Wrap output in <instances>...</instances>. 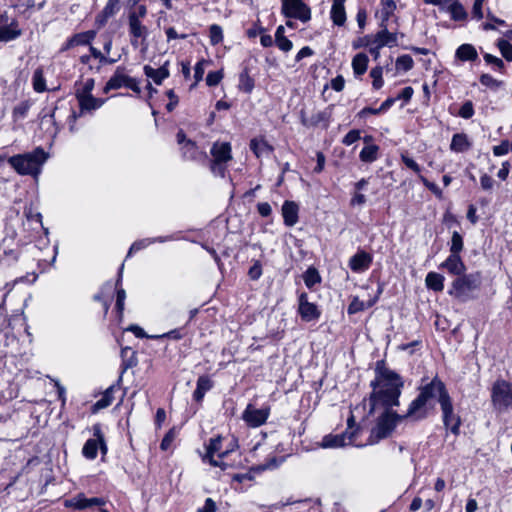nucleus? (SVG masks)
<instances>
[{"label":"nucleus","mask_w":512,"mask_h":512,"mask_svg":"<svg viewBox=\"0 0 512 512\" xmlns=\"http://www.w3.org/2000/svg\"><path fill=\"white\" fill-rule=\"evenodd\" d=\"M374 373L375 377L369 384L372 391L367 398L368 415H373L380 408H387L396 427L405 420L420 422L427 419L426 404L430 396L424 391V382L428 377L421 379L420 385L416 388L418 392L416 397L409 403L406 412L399 414L393 408L400 406V397L405 384L403 377L390 369L385 359L376 361Z\"/></svg>","instance_id":"obj_1"},{"label":"nucleus","mask_w":512,"mask_h":512,"mask_svg":"<svg viewBox=\"0 0 512 512\" xmlns=\"http://www.w3.org/2000/svg\"><path fill=\"white\" fill-rule=\"evenodd\" d=\"M424 391L430 396L427 398L426 411L427 418L435 409L436 403L441 410V420L446 432L458 437L461 433L462 418L455 411L453 399L445 382L435 375L433 378L424 382Z\"/></svg>","instance_id":"obj_2"},{"label":"nucleus","mask_w":512,"mask_h":512,"mask_svg":"<svg viewBox=\"0 0 512 512\" xmlns=\"http://www.w3.org/2000/svg\"><path fill=\"white\" fill-rule=\"evenodd\" d=\"M9 292L2 297V313L5 312L6 319L2 323V333L4 335V347L2 358L8 356L16 357L21 354L19 337L27 332L26 319L23 313V305L7 314V300Z\"/></svg>","instance_id":"obj_3"},{"label":"nucleus","mask_w":512,"mask_h":512,"mask_svg":"<svg viewBox=\"0 0 512 512\" xmlns=\"http://www.w3.org/2000/svg\"><path fill=\"white\" fill-rule=\"evenodd\" d=\"M28 251L25 249V245L16 243L13 248L9 245L2 244V270L6 273L15 275L14 282H34L36 275L33 273L32 280H30L29 272L27 271V262L29 261Z\"/></svg>","instance_id":"obj_4"},{"label":"nucleus","mask_w":512,"mask_h":512,"mask_svg":"<svg viewBox=\"0 0 512 512\" xmlns=\"http://www.w3.org/2000/svg\"><path fill=\"white\" fill-rule=\"evenodd\" d=\"M481 286L482 275L480 271L465 273L454 278L447 293L454 300L467 303L478 298Z\"/></svg>","instance_id":"obj_5"},{"label":"nucleus","mask_w":512,"mask_h":512,"mask_svg":"<svg viewBox=\"0 0 512 512\" xmlns=\"http://www.w3.org/2000/svg\"><path fill=\"white\" fill-rule=\"evenodd\" d=\"M4 409L7 417L2 414V433H5L2 440L18 441L25 438L29 432L28 415L18 410L11 411V405L7 403L4 404Z\"/></svg>","instance_id":"obj_6"},{"label":"nucleus","mask_w":512,"mask_h":512,"mask_svg":"<svg viewBox=\"0 0 512 512\" xmlns=\"http://www.w3.org/2000/svg\"><path fill=\"white\" fill-rule=\"evenodd\" d=\"M47 159V154L43 148L38 147L31 153L18 154L8 158V163L20 175H37L43 163Z\"/></svg>","instance_id":"obj_7"},{"label":"nucleus","mask_w":512,"mask_h":512,"mask_svg":"<svg viewBox=\"0 0 512 512\" xmlns=\"http://www.w3.org/2000/svg\"><path fill=\"white\" fill-rule=\"evenodd\" d=\"M212 158L208 157L207 166L215 176L225 178L228 172V163L233 159L230 142L216 141L210 149Z\"/></svg>","instance_id":"obj_8"},{"label":"nucleus","mask_w":512,"mask_h":512,"mask_svg":"<svg viewBox=\"0 0 512 512\" xmlns=\"http://www.w3.org/2000/svg\"><path fill=\"white\" fill-rule=\"evenodd\" d=\"M176 142L180 146V154L184 161H191L202 166L207 165V152L200 148L196 141L188 138L183 129L177 131Z\"/></svg>","instance_id":"obj_9"},{"label":"nucleus","mask_w":512,"mask_h":512,"mask_svg":"<svg viewBox=\"0 0 512 512\" xmlns=\"http://www.w3.org/2000/svg\"><path fill=\"white\" fill-rule=\"evenodd\" d=\"M76 99L79 105V112H76L72 107L65 108L69 112L66 122L71 133H76L78 131L76 122L79 117L86 112H92L99 109L106 102V99L94 97L92 94L77 95Z\"/></svg>","instance_id":"obj_10"},{"label":"nucleus","mask_w":512,"mask_h":512,"mask_svg":"<svg viewBox=\"0 0 512 512\" xmlns=\"http://www.w3.org/2000/svg\"><path fill=\"white\" fill-rule=\"evenodd\" d=\"M121 88L130 89L132 92L140 97L141 88L140 80L132 77L127 73V68L123 65L117 66L112 76L106 82L103 87L104 93H109L112 90H118Z\"/></svg>","instance_id":"obj_11"},{"label":"nucleus","mask_w":512,"mask_h":512,"mask_svg":"<svg viewBox=\"0 0 512 512\" xmlns=\"http://www.w3.org/2000/svg\"><path fill=\"white\" fill-rule=\"evenodd\" d=\"M223 440L224 438L221 435L210 438L209 443L206 445V454L203 460H207L211 466L218 467L224 471L232 466L226 461V458L233 452V448L222 450Z\"/></svg>","instance_id":"obj_12"},{"label":"nucleus","mask_w":512,"mask_h":512,"mask_svg":"<svg viewBox=\"0 0 512 512\" xmlns=\"http://www.w3.org/2000/svg\"><path fill=\"white\" fill-rule=\"evenodd\" d=\"M382 409L383 411L376 418L375 425L370 430V434L367 439L368 445H375L380 441L391 437L397 428L390 417L389 410H387V408Z\"/></svg>","instance_id":"obj_13"},{"label":"nucleus","mask_w":512,"mask_h":512,"mask_svg":"<svg viewBox=\"0 0 512 512\" xmlns=\"http://www.w3.org/2000/svg\"><path fill=\"white\" fill-rule=\"evenodd\" d=\"M491 402L494 409L501 413L512 407V383L504 379L494 382L491 389Z\"/></svg>","instance_id":"obj_14"},{"label":"nucleus","mask_w":512,"mask_h":512,"mask_svg":"<svg viewBox=\"0 0 512 512\" xmlns=\"http://www.w3.org/2000/svg\"><path fill=\"white\" fill-rule=\"evenodd\" d=\"M281 14L287 19H296L303 23L311 20L310 6L304 0H281Z\"/></svg>","instance_id":"obj_15"},{"label":"nucleus","mask_w":512,"mask_h":512,"mask_svg":"<svg viewBox=\"0 0 512 512\" xmlns=\"http://www.w3.org/2000/svg\"><path fill=\"white\" fill-rule=\"evenodd\" d=\"M297 315L302 322H317L321 318L322 310L320 307L309 301L308 294L305 291L297 292Z\"/></svg>","instance_id":"obj_16"},{"label":"nucleus","mask_w":512,"mask_h":512,"mask_svg":"<svg viewBox=\"0 0 512 512\" xmlns=\"http://www.w3.org/2000/svg\"><path fill=\"white\" fill-rule=\"evenodd\" d=\"M334 107V104H330L324 110L313 114L310 118L307 117L305 110L302 109L299 113L301 125L306 128L321 126L322 129L327 130L332 122Z\"/></svg>","instance_id":"obj_17"},{"label":"nucleus","mask_w":512,"mask_h":512,"mask_svg":"<svg viewBox=\"0 0 512 512\" xmlns=\"http://www.w3.org/2000/svg\"><path fill=\"white\" fill-rule=\"evenodd\" d=\"M271 413L269 405L256 408L254 405L249 403L242 413V419L246 425L250 428H258L264 425Z\"/></svg>","instance_id":"obj_18"},{"label":"nucleus","mask_w":512,"mask_h":512,"mask_svg":"<svg viewBox=\"0 0 512 512\" xmlns=\"http://www.w3.org/2000/svg\"><path fill=\"white\" fill-rule=\"evenodd\" d=\"M123 270H124V262L120 265L117 277L114 283L115 289V305L113 309V313L115 316V321L117 324H121L124 320V309H125V300H126V291L122 286L123 282Z\"/></svg>","instance_id":"obj_19"},{"label":"nucleus","mask_w":512,"mask_h":512,"mask_svg":"<svg viewBox=\"0 0 512 512\" xmlns=\"http://www.w3.org/2000/svg\"><path fill=\"white\" fill-rule=\"evenodd\" d=\"M425 4L439 6L440 9L449 12L453 21H465L468 18V13L459 0H423Z\"/></svg>","instance_id":"obj_20"},{"label":"nucleus","mask_w":512,"mask_h":512,"mask_svg":"<svg viewBox=\"0 0 512 512\" xmlns=\"http://www.w3.org/2000/svg\"><path fill=\"white\" fill-rule=\"evenodd\" d=\"M107 500L103 497H92L87 498L86 495L81 492L70 499L64 500V507L71 508L74 510H85L93 507H104Z\"/></svg>","instance_id":"obj_21"},{"label":"nucleus","mask_w":512,"mask_h":512,"mask_svg":"<svg viewBox=\"0 0 512 512\" xmlns=\"http://www.w3.org/2000/svg\"><path fill=\"white\" fill-rule=\"evenodd\" d=\"M385 288V282L378 280L377 282V290L373 296H370L369 299L364 302L359 299L358 296H353L348 307L347 313L348 315H354L359 312L364 311L365 309L373 307L380 299Z\"/></svg>","instance_id":"obj_22"},{"label":"nucleus","mask_w":512,"mask_h":512,"mask_svg":"<svg viewBox=\"0 0 512 512\" xmlns=\"http://www.w3.org/2000/svg\"><path fill=\"white\" fill-rule=\"evenodd\" d=\"M23 225L24 220L20 212L14 208H10L5 216L4 230L6 236L2 239V244H5L8 239L14 240L17 236V230Z\"/></svg>","instance_id":"obj_23"},{"label":"nucleus","mask_w":512,"mask_h":512,"mask_svg":"<svg viewBox=\"0 0 512 512\" xmlns=\"http://www.w3.org/2000/svg\"><path fill=\"white\" fill-rule=\"evenodd\" d=\"M253 67L250 61H243L241 63V70L238 75L237 89L239 92L251 94L255 88V74L252 73Z\"/></svg>","instance_id":"obj_24"},{"label":"nucleus","mask_w":512,"mask_h":512,"mask_svg":"<svg viewBox=\"0 0 512 512\" xmlns=\"http://www.w3.org/2000/svg\"><path fill=\"white\" fill-rule=\"evenodd\" d=\"M128 31L130 36V43L133 47H138L139 44H144L149 35V30L146 25L136 18L128 19Z\"/></svg>","instance_id":"obj_25"},{"label":"nucleus","mask_w":512,"mask_h":512,"mask_svg":"<svg viewBox=\"0 0 512 512\" xmlns=\"http://www.w3.org/2000/svg\"><path fill=\"white\" fill-rule=\"evenodd\" d=\"M97 32L95 30H87L84 32L75 33L68 37L61 45L60 52H66L78 46H87L95 39Z\"/></svg>","instance_id":"obj_26"},{"label":"nucleus","mask_w":512,"mask_h":512,"mask_svg":"<svg viewBox=\"0 0 512 512\" xmlns=\"http://www.w3.org/2000/svg\"><path fill=\"white\" fill-rule=\"evenodd\" d=\"M372 263L373 254L359 248L357 252L350 257L348 266L354 273H363L371 267Z\"/></svg>","instance_id":"obj_27"},{"label":"nucleus","mask_w":512,"mask_h":512,"mask_svg":"<svg viewBox=\"0 0 512 512\" xmlns=\"http://www.w3.org/2000/svg\"><path fill=\"white\" fill-rule=\"evenodd\" d=\"M358 436V428L353 431H344L341 434H329L324 436L322 446L325 448H336L342 447L346 444V440L349 444H354Z\"/></svg>","instance_id":"obj_28"},{"label":"nucleus","mask_w":512,"mask_h":512,"mask_svg":"<svg viewBox=\"0 0 512 512\" xmlns=\"http://www.w3.org/2000/svg\"><path fill=\"white\" fill-rule=\"evenodd\" d=\"M439 269L446 270L449 275L458 277L466 273L467 267L461 255L450 253L439 265Z\"/></svg>","instance_id":"obj_29"},{"label":"nucleus","mask_w":512,"mask_h":512,"mask_svg":"<svg viewBox=\"0 0 512 512\" xmlns=\"http://www.w3.org/2000/svg\"><path fill=\"white\" fill-rule=\"evenodd\" d=\"M122 381V377L119 376L116 383L109 386L103 393L99 400H97L92 406H91V412L97 413L102 409H105L112 405L114 399H115V392H117L120 389V383Z\"/></svg>","instance_id":"obj_30"},{"label":"nucleus","mask_w":512,"mask_h":512,"mask_svg":"<svg viewBox=\"0 0 512 512\" xmlns=\"http://www.w3.org/2000/svg\"><path fill=\"white\" fill-rule=\"evenodd\" d=\"M299 205L295 201L285 200L282 204L283 223L287 227H293L299 221Z\"/></svg>","instance_id":"obj_31"},{"label":"nucleus","mask_w":512,"mask_h":512,"mask_svg":"<svg viewBox=\"0 0 512 512\" xmlns=\"http://www.w3.org/2000/svg\"><path fill=\"white\" fill-rule=\"evenodd\" d=\"M214 386V382L209 375H200L196 381V388L193 391L192 399L198 404H202L205 394Z\"/></svg>","instance_id":"obj_32"},{"label":"nucleus","mask_w":512,"mask_h":512,"mask_svg":"<svg viewBox=\"0 0 512 512\" xmlns=\"http://www.w3.org/2000/svg\"><path fill=\"white\" fill-rule=\"evenodd\" d=\"M145 76L151 79L156 85H161L165 79L170 76L169 61H166L159 68H153L150 65L143 67Z\"/></svg>","instance_id":"obj_33"},{"label":"nucleus","mask_w":512,"mask_h":512,"mask_svg":"<svg viewBox=\"0 0 512 512\" xmlns=\"http://www.w3.org/2000/svg\"><path fill=\"white\" fill-rule=\"evenodd\" d=\"M45 233V237H39V239L36 241V244L34 245V248H37L38 250H43V249H48L50 251V255L49 257L47 258H44V257H37V258H33L34 260H37L38 262H45L49 265H51L55 259H56V255H57V246L54 245V246H50V242H49V239L47 237L48 235V229H42Z\"/></svg>","instance_id":"obj_34"},{"label":"nucleus","mask_w":512,"mask_h":512,"mask_svg":"<svg viewBox=\"0 0 512 512\" xmlns=\"http://www.w3.org/2000/svg\"><path fill=\"white\" fill-rule=\"evenodd\" d=\"M345 2L346 0H333L332 2L330 18L335 26L342 27L346 23Z\"/></svg>","instance_id":"obj_35"},{"label":"nucleus","mask_w":512,"mask_h":512,"mask_svg":"<svg viewBox=\"0 0 512 512\" xmlns=\"http://www.w3.org/2000/svg\"><path fill=\"white\" fill-rule=\"evenodd\" d=\"M472 145V141L466 133H455L451 139L450 150L455 153H465L472 148Z\"/></svg>","instance_id":"obj_36"},{"label":"nucleus","mask_w":512,"mask_h":512,"mask_svg":"<svg viewBox=\"0 0 512 512\" xmlns=\"http://www.w3.org/2000/svg\"><path fill=\"white\" fill-rule=\"evenodd\" d=\"M249 148L258 159L264 154H270L274 151V147L264 136L252 138L249 143Z\"/></svg>","instance_id":"obj_37"},{"label":"nucleus","mask_w":512,"mask_h":512,"mask_svg":"<svg viewBox=\"0 0 512 512\" xmlns=\"http://www.w3.org/2000/svg\"><path fill=\"white\" fill-rule=\"evenodd\" d=\"M33 104L34 100L31 98L22 100L16 104L12 109L13 123L20 124L24 119H26Z\"/></svg>","instance_id":"obj_38"},{"label":"nucleus","mask_w":512,"mask_h":512,"mask_svg":"<svg viewBox=\"0 0 512 512\" xmlns=\"http://www.w3.org/2000/svg\"><path fill=\"white\" fill-rule=\"evenodd\" d=\"M60 109L61 108L58 107L57 105H55L52 108L44 107L41 110V112L39 113V118L41 119L42 122L47 121V120L49 122H51V124L54 127V134L59 133L64 127V124L61 121H58L57 116H56L57 111Z\"/></svg>","instance_id":"obj_39"},{"label":"nucleus","mask_w":512,"mask_h":512,"mask_svg":"<svg viewBox=\"0 0 512 512\" xmlns=\"http://www.w3.org/2000/svg\"><path fill=\"white\" fill-rule=\"evenodd\" d=\"M6 15L2 14V42H9L11 40L16 39L22 33L21 29L18 27V22L13 20L11 23L7 24Z\"/></svg>","instance_id":"obj_40"},{"label":"nucleus","mask_w":512,"mask_h":512,"mask_svg":"<svg viewBox=\"0 0 512 512\" xmlns=\"http://www.w3.org/2000/svg\"><path fill=\"white\" fill-rule=\"evenodd\" d=\"M369 57L366 53L360 52L352 58L351 66L356 78L364 75L368 69Z\"/></svg>","instance_id":"obj_41"},{"label":"nucleus","mask_w":512,"mask_h":512,"mask_svg":"<svg viewBox=\"0 0 512 512\" xmlns=\"http://www.w3.org/2000/svg\"><path fill=\"white\" fill-rule=\"evenodd\" d=\"M398 33L390 32L388 29L379 30L374 35L373 43H378L382 47H393L397 45Z\"/></svg>","instance_id":"obj_42"},{"label":"nucleus","mask_w":512,"mask_h":512,"mask_svg":"<svg viewBox=\"0 0 512 512\" xmlns=\"http://www.w3.org/2000/svg\"><path fill=\"white\" fill-rule=\"evenodd\" d=\"M455 57L462 62H474L478 59V53L472 44L465 43L456 49Z\"/></svg>","instance_id":"obj_43"},{"label":"nucleus","mask_w":512,"mask_h":512,"mask_svg":"<svg viewBox=\"0 0 512 512\" xmlns=\"http://www.w3.org/2000/svg\"><path fill=\"white\" fill-rule=\"evenodd\" d=\"M121 374L122 377L123 373H125L129 368H133L138 364V360L136 357V352L132 351L130 347H122L121 349Z\"/></svg>","instance_id":"obj_44"},{"label":"nucleus","mask_w":512,"mask_h":512,"mask_svg":"<svg viewBox=\"0 0 512 512\" xmlns=\"http://www.w3.org/2000/svg\"><path fill=\"white\" fill-rule=\"evenodd\" d=\"M444 281L445 277L442 274L431 271L426 275L425 285L427 289L438 293L444 290Z\"/></svg>","instance_id":"obj_45"},{"label":"nucleus","mask_w":512,"mask_h":512,"mask_svg":"<svg viewBox=\"0 0 512 512\" xmlns=\"http://www.w3.org/2000/svg\"><path fill=\"white\" fill-rule=\"evenodd\" d=\"M380 156V147L377 144L365 145L359 153V159L363 163H373Z\"/></svg>","instance_id":"obj_46"},{"label":"nucleus","mask_w":512,"mask_h":512,"mask_svg":"<svg viewBox=\"0 0 512 512\" xmlns=\"http://www.w3.org/2000/svg\"><path fill=\"white\" fill-rule=\"evenodd\" d=\"M285 460V457L272 456L265 460L264 463L254 465L251 467V471L256 474H260L266 470H272L278 468Z\"/></svg>","instance_id":"obj_47"},{"label":"nucleus","mask_w":512,"mask_h":512,"mask_svg":"<svg viewBox=\"0 0 512 512\" xmlns=\"http://www.w3.org/2000/svg\"><path fill=\"white\" fill-rule=\"evenodd\" d=\"M98 444L99 438L93 436V438L87 439L82 448L83 457L88 460L96 459L98 456Z\"/></svg>","instance_id":"obj_48"},{"label":"nucleus","mask_w":512,"mask_h":512,"mask_svg":"<svg viewBox=\"0 0 512 512\" xmlns=\"http://www.w3.org/2000/svg\"><path fill=\"white\" fill-rule=\"evenodd\" d=\"M303 280H304L305 286L308 289H312L316 284L321 283L322 278L319 274V271L315 267L310 266L303 273Z\"/></svg>","instance_id":"obj_49"},{"label":"nucleus","mask_w":512,"mask_h":512,"mask_svg":"<svg viewBox=\"0 0 512 512\" xmlns=\"http://www.w3.org/2000/svg\"><path fill=\"white\" fill-rule=\"evenodd\" d=\"M32 86L35 92L43 93L47 90L46 79L42 67L35 69L32 76Z\"/></svg>","instance_id":"obj_50"},{"label":"nucleus","mask_w":512,"mask_h":512,"mask_svg":"<svg viewBox=\"0 0 512 512\" xmlns=\"http://www.w3.org/2000/svg\"><path fill=\"white\" fill-rule=\"evenodd\" d=\"M449 113L463 119H471L475 114L474 104L471 100H466L457 112H454L452 108L449 107Z\"/></svg>","instance_id":"obj_51"},{"label":"nucleus","mask_w":512,"mask_h":512,"mask_svg":"<svg viewBox=\"0 0 512 512\" xmlns=\"http://www.w3.org/2000/svg\"><path fill=\"white\" fill-rule=\"evenodd\" d=\"M187 333H188L187 327H186V325H184L182 327L172 329V330H170L166 333H163L161 335H153V336H151V339L158 340V339L168 338V339H172V340H181L187 336Z\"/></svg>","instance_id":"obj_52"},{"label":"nucleus","mask_w":512,"mask_h":512,"mask_svg":"<svg viewBox=\"0 0 512 512\" xmlns=\"http://www.w3.org/2000/svg\"><path fill=\"white\" fill-rule=\"evenodd\" d=\"M464 250V239L461 233L458 231H454L452 233L450 242H449V251L451 254H459Z\"/></svg>","instance_id":"obj_53"},{"label":"nucleus","mask_w":512,"mask_h":512,"mask_svg":"<svg viewBox=\"0 0 512 512\" xmlns=\"http://www.w3.org/2000/svg\"><path fill=\"white\" fill-rule=\"evenodd\" d=\"M92 433L94 437L99 438L98 451L105 456L108 453V445L102 431V425L100 423L93 424Z\"/></svg>","instance_id":"obj_54"},{"label":"nucleus","mask_w":512,"mask_h":512,"mask_svg":"<svg viewBox=\"0 0 512 512\" xmlns=\"http://www.w3.org/2000/svg\"><path fill=\"white\" fill-rule=\"evenodd\" d=\"M156 238H144L133 242L127 252L126 259L132 257L135 253L147 248L149 245L155 243Z\"/></svg>","instance_id":"obj_55"},{"label":"nucleus","mask_w":512,"mask_h":512,"mask_svg":"<svg viewBox=\"0 0 512 512\" xmlns=\"http://www.w3.org/2000/svg\"><path fill=\"white\" fill-rule=\"evenodd\" d=\"M113 286H114V284L112 283L111 280L104 282L101 285L99 291L93 295V300L95 302H99V303L103 304L105 301L110 299L109 293L112 290Z\"/></svg>","instance_id":"obj_56"},{"label":"nucleus","mask_w":512,"mask_h":512,"mask_svg":"<svg viewBox=\"0 0 512 512\" xmlns=\"http://www.w3.org/2000/svg\"><path fill=\"white\" fill-rule=\"evenodd\" d=\"M487 22L482 24V29L485 31L496 30V25L507 26L505 20L495 16L490 10L486 14Z\"/></svg>","instance_id":"obj_57"},{"label":"nucleus","mask_w":512,"mask_h":512,"mask_svg":"<svg viewBox=\"0 0 512 512\" xmlns=\"http://www.w3.org/2000/svg\"><path fill=\"white\" fill-rule=\"evenodd\" d=\"M400 160L408 169L416 173L420 179V175H422V167L412 157L409 156L408 151H404L400 154Z\"/></svg>","instance_id":"obj_58"},{"label":"nucleus","mask_w":512,"mask_h":512,"mask_svg":"<svg viewBox=\"0 0 512 512\" xmlns=\"http://www.w3.org/2000/svg\"><path fill=\"white\" fill-rule=\"evenodd\" d=\"M370 77L372 78V87L374 90H379L383 87V68L380 65L371 69Z\"/></svg>","instance_id":"obj_59"},{"label":"nucleus","mask_w":512,"mask_h":512,"mask_svg":"<svg viewBox=\"0 0 512 512\" xmlns=\"http://www.w3.org/2000/svg\"><path fill=\"white\" fill-rule=\"evenodd\" d=\"M209 39H210V44L213 46L218 45L223 41L224 35H223L222 27L220 25L212 24L209 27Z\"/></svg>","instance_id":"obj_60"},{"label":"nucleus","mask_w":512,"mask_h":512,"mask_svg":"<svg viewBox=\"0 0 512 512\" xmlns=\"http://www.w3.org/2000/svg\"><path fill=\"white\" fill-rule=\"evenodd\" d=\"M396 69L404 72L410 71L414 66L413 58L408 54H403L397 57L395 63Z\"/></svg>","instance_id":"obj_61"},{"label":"nucleus","mask_w":512,"mask_h":512,"mask_svg":"<svg viewBox=\"0 0 512 512\" xmlns=\"http://www.w3.org/2000/svg\"><path fill=\"white\" fill-rule=\"evenodd\" d=\"M497 48L500 50L501 55L508 62H512V44L503 38H499L496 42Z\"/></svg>","instance_id":"obj_62"},{"label":"nucleus","mask_w":512,"mask_h":512,"mask_svg":"<svg viewBox=\"0 0 512 512\" xmlns=\"http://www.w3.org/2000/svg\"><path fill=\"white\" fill-rule=\"evenodd\" d=\"M479 82L483 86L488 87L492 90L499 89L503 84L502 81L495 79L492 75H490L488 73L481 74L479 77Z\"/></svg>","instance_id":"obj_63"},{"label":"nucleus","mask_w":512,"mask_h":512,"mask_svg":"<svg viewBox=\"0 0 512 512\" xmlns=\"http://www.w3.org/2000/svg\"><path fill=\"white\" fill-rule=\"evenodd\" d=\"M121 0H107L101 14L105 19L114 16L120 10Z\"/></svg>","instance_id":"obj_64"}]
</instances>
